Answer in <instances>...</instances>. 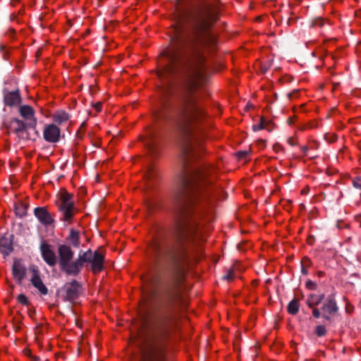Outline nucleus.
Instances as JSON below:
<instances>
[{
  "label": "nucleus",
  "instance_id": "nucleus-32",
  "mask_svg": "<svg viewBox=\"0 0 361 361\" xmlns=\"http://www.w3.org/2000/svg\"><path fill=\"white\" fill-rule=\"evenodd\" d=\"M102 103L97 102L94 105V108L97 111H100L102 110Z\"/></svg>",
  "mask_w": 361,
  "mask_h": 361
},
{
  "label": "nucleus",
  "instance_id": "nucleus-17",
  "mask_svg": "<svg viewBox=\"0 0 361 361\" xmlns=\"http://www.w3.org/2000/svg\"><path fill=\"white\" fill-rule=\"evenodd\" d=\"M4 102L7 106H14L20 102V97L18 91L9 92L4 95Z\"/></svg>",
  "mask_w": 361,
  "mask_h": 361
},
{
  "label": "nucleus",
  "instance_id": "nucleus-5",
  "mask_svg": "<svg viewBox=\"0 0 361 361\" xmlns=\"http://www.w3.org/2000/svg\"><path fill=\"white\" fill-rule=\"evenodd\" d=\"M218 8L216 6L205 4L200 10L198 16V24L200 29L203 32L207 30L214 23L218 18Z\"/></svg>",
  "mask_w": 361,
  "mask_h": 361
},
{
  "label": "nucleus",
  "instance_id": "nucleus-3",
  "mask_svg": "<svg viewBox=\"0 0 361 361\" xmlns=\"http://www.w3.org/2000/svg\"><path fill=\"white\" fill-rule=\"evenodd\" d=\"M181 33L179 27L174 28L173 35L171 38V44L161 54L159 64L161 69L158 72L160 78L168 77L178 71L184 65L180 54Z\"/></svg>",
  "mask_w": 361,
  "mask_h": 361
},
{
  "label": "nucleus",
  "instance_id": "nucleus-30",
  "mask_svg": "<svg viewBox=\"0 0 361 361\" xmlns=\"http://www.w3.org/2000/svg\"><path fill=\"white\" fill-rule=\"evenodd\" d=\"M153 250L157 254H159V252H161L160 245L157 243L153 245Z\"/></svg>",
  "mask_w": 361,
  "mask_h": 361
},
{
  "label": "nucleus",
  "instance_id": "nucleus-35",
  "mask_svg": "<svg viewBox=\"0 0 361 361\" xmlns=\"http://www.w3.org/2000/svg\"><path fill=\"white\" fill-rule=\"evenodd\" d=\"M240 157H243L247 154L246 152H242L238 153Z\"/></svg>",
  "mask_w": 361,
  "mask_h": 361
},
{
  "label": "nucleus",
  "instance_id": "nucleus-24",
  "mask_svg": "<svg viewBox=\"0 0 361 361\" xmlns=\"http://www.w3.org/2000/svg\"><path fill=\"white\" fill-rule=\"evenodd\" d=\"M267 128V122L263 118H261L260 123L259 124H255L252 126L254 131L259 130Z\"/></svg>",
  "mask_w": 361,
  "mask_h": 361
},
{
  "label": "nucleus",
  "instance_id": "nucleus-19",
  "mask_svg": "<svg viewBox=\"0 0 361 361\" xmlns=\"http://www.w3.org/2000/svg\"><path fill=\"white\" fill-rule=\"evenodd\" d=\"M336 304L333 300H328L322 307L323 316L326 319H329V315L336 312Z\"/></svg>",
  "mask_w": 361,
  "mask_h": 361
},
{
  "label": "nucleus",
  "instance_id": "nucleus-23",
  "mask_svg": "<svg viewBox=\"0 0 361 361\" xmlns=\"http://www.w3.org/2000/svg\"><path fill=\"white\" fill-rule=\"evenodd\" d=\"M299 302L297 300H293L288 305V311L291 314H295L298 312Z\"/></svg>",
  "mask_w": 361,
  "mask_h": 361
},
{
  "label": "nucleus",
  "instance_id": "nucleus-34",
  "mask_svg": "<svg viewBox=\"0 0 361 361\" xmlns=\"http://www.w3.org/2000/svg\"><path fill=\"white\" fill-rule=\"evenodd\" d=\"M288 142L289 143L290 145H295V141L293 138L290 137L288 140Z\"/></svg>",
  "mask_w": 361,
  "mask_h": 361
},
{
  "label": "nucleus",
  "instance_id": "nucleus-18",
  "mask_svg": "<svg viewBox=\"0 0 361 361\" xmlns=\"http://www.w3.org/2000/svg\"><path fill=\"white\" fill-rule=\"evenodd\" d=\"M27 128H29L28 125L18 118H13L10 122L11 130L18 134L24 132Z\"/></svg>",
  "mask_w": 361,
  "mask_h": 361
},
{
  "label": "nucleus",
  "instance_id": "nucleus-22",
  "mask_svg": "<svg viewBox=\"0 0 361 361\" xmlns=\"http://www.w3.org/2000/svg\"><path fill=\"white\" fill-rule=\"evenodd\" d=\"M69 240L74 246H78L80 244L79 232L71 230L70 232Z\"/></svg>",
  "mask_w": 361,
  "mask_h": 361
},
{
  "label": "nucleus",
  "instance_id": "nucleus-9",
  "mask_svg": "<svg viewBox=\"0 0 361 361\" xmlns=\"http://www.w3.org/2000/svg\"><path fill=\"white\" fill-rule=\"evenodd\" d=\"M12 275L18 283H23L26 275V267L20 259H14L12 266Z\"/></svg>",
  "mask_w": 361,
  "mask_h": 361
},
{
  "label": "nucleus",
  "instance_id": "nucleus-15",
  "mask_svg": "<svg viewBox=\"0 0 361 361\" xmlns=\"http://www.w3.org/2000/svg\"><path fill=\"white\" fill-rule=\"evenodd\" d=\"M80 289L79 283L75 281H72L66 290V298L68 300L71 301L75 300L79 295Z\"/></svg>",
  "mask_w": 361,
  "mask_h": 361
},
{
  "label": "nucleus",
  "instance_id": "nucleus-8",
  "mask_svg": "<svg viewBox=\"0 0 361 361\" xmlns=\"http://www.w3.org/2000/svg\"><path fill=\"white\" fill-rule=\"evenodd\" d=\"M35 110L29 105H22L19 107V114L28 125L29 128H35L37 118L35 116Z\"/></svg>",
  "mask_w": 361,
  "mask_h": 361
},
{
  "label": "nucleus",
  "instance_id": "nucleus-21",
  "mask_svg": "<svg viewBox=\"0 0 361 361\" xmlns=\"http://www.w3.org/2000/svg\"><path fill=\"white\" fill-rule=\"evenodd\" d=\"M69 119L68 114L64 111H59L53 115V120L58 124L66 122Z\"/></svg>",
  "mask_w": 361,
  "mask_h": 361
},
{
  "label": "nucleus",
  "instance_id": "nucleus-4",
  "mask_svg": "<svg viewBox=\"0 0 361 361\" xmlns=\"http://www.w3.org/2000/svg\"><path fill=\"white\" fill-rule=\"evenodd\" d=\"M86 262L91 264V269L94 273L100 272L103 268L104 255L99 250L92 252L89 250L80 253L75 261L68 262L61 269L68 275L77 276Z\"/></svg>",
  "mask_w": 361,
  "mask_h": 361
},
{
  "label": "nucleus",
  "instance_id": "nucleus-13",
  "mask_svg": "<svg viewBox=\"0 0 361 361\" xmlns=\"http://www.w3.org/2000/svg\"><path fill=\"white\" fill-rule=\"evenodd\" d=\"M59 264L62 267L68 262H71L73 257V252L70 247L66 245H60L59 247Z\"/></svg>",
  "mask_w": 361,
  "mask_h": 361
},
{
  "label": "nucleus",
  "instance_id": "nucleus-27",
  "mask_svg": "<svg viewBox=\"0 0 361 361\" xmlns=\"http://www.w3.org/2000/svg\"><path fill=\"white\" fill-rule=\"evenodd\" d=\"M18 301L22 305H27L28 303L27 297L23 294H20L18 296Z\"/></svg>",
  "mask_w": 361,
  "mask_h": 361
},
{
  "label": "nucleus",
  "instance_id": "nucleus-12",
  "mask_svg": "<svg viewBox=\"0 0 361 361\" xmlns=\"http://www.w3.org/2000/svg\"><path fill=\"white\" fill-rule=\"evenodd\" d=\"M34 214L39 221L44 226L51 225L54 219L51 214L45 207H37L34 210Z\"/></svg>",
  "mask_w": 361,
  "mask_h": 361
},
{
  "label": "nucleus",
  "instance_id": "nucleus-16",
  "mask_svg": "<svg viewBox=\"0 0 361 361\" xmlns=\"http://www.w3.org/2000/svg\"><path fill=\"white\" fill-rule=\"evenodd\" d=\"M13 251L12 241L10 238L2 237L0 238V252L4 257L10 255Z\"/></svg>",
  "mask_w": 361,
  "mask_h": 361
},
{
  "label": "nucleus",
  "instance_id": "nucleus-1",
  "mask_svg": "<svg viewBox=\"0 0 361 361\" xmlns=\"http://www.w3.org/2000/svg\"><path fill=\"white\" fill-rule=\"evenodd\" d=\"M209 172L207 169H193L185 173L182 178V184L185 190H191V194L185 192L184 205L181 206L176 217L178 235L185 239L203 240L204 223L200 221L202 210L206 206L212 207L216 201L212 181L209 179Z\"/></svg>",
  "mask_w": 361,
  "mask_h": 361
},
{
  "label": "nucleus",
  "instance_id": "nucleus-7",
  "mask_svg": "<svg viewBox=\"0 0 361 361\" xmlns=\"http://www.w3.org/2000/svg\"><path fill=\"white\" fill-rule=\"evenodd\" d=\"M203 58H200L197 64L193 68L191 75L193 86L200 85L205 81V69L203 66Z\"/></svg>",
  "mask_w": 361,
  "mask_h": 361
},
{
  "label": "nucleus",
  "instance_id": "nucleus-29",
  "mask_svg": "<svg viewBox=\"0 0 361 361\" xmlns=\"http://www.w3.org/2000/svg\"><path fill=\"white\" fill-rule=\"evenodd\" d=\"M306 286L307 288H308L309 289H311V290H313V289H315L316 288V283L311 281H309L306 283Z\"/></svg>",
  "mask_w": 361,
  "mask_h": 361
},
{
  "label": "nucleus",
  "instance_id": "nucleus-36",
  "mask_svg": "<svg viewBox=\"0 0 361 361\" xmlns=\"http://www.w3.org/2000/svg\"><path fill=\"white\" fill-rule=\"evenodd\" d=\"M301 192H302V194H305V193H306V191H305V190H302L301 191Z\"/></svg>",
  "mask_w": 361,
  "mask_h": 361
},
{
  "label": "nucleus",
  "instance_id": "nucleus-26",
  "mask_svg": "<svg viewBox=\"0 0 361 361\" xmlns=\"http://www.w3.org/2000/svg\"><path fill=\"white\" fill-rule=\"evenodd\" d=\"M353 185L355 188L361 189V177H356L353 180Z\"/></svg>",
  "mask_w": 361,
  "mask_h": 361
},
{
  "label": "nucleus",
  "instance_id": "nucleus-31",
  "mask_svg": "<svg viewBox=\"0 0 361 361\" xmlns=\"http://www.w3.org/2000/svg\"><path fill=\"white\" fill-rule=\"evenodd\" d=\"M312 314L314 317L319 318L321 316V313L317 308H314L312 310Z\"/></svg>",
  "mask_w": 361,
  "mask_h": 361
},
{
  "label": "nucleus",
  "instance_id": "nucleus-11",
  "mask_svg": "<svg viewBox=\"0 0 361 361\" xmlns=\"http://www.w3.org/2000/svg\"><path fill=\"white\" fill-rule=\"evenodd\" d=\"M60 129L54 124L47 125L43 131V136L49 142H56L59 140Z\"/></svg>",
  "mask_w": 361,
  "mask_h": 361
},
{
  "label": "nucleus",
  "instance_id": "nucleus-14",
  "mask_svg": "<svg viewBox=\"0 0 361 361\" xmlns=\"http://www.w3.org/2000/svg\"><path fill=\"white\" fill-rule=\"evenodd\" d=\"M30 281L32 286L36 288L42 295H47L48 293L47 288L42 281L37 270H32Z\"/></svg>",
  "mask_w": 361,
  "mask_h": 361
},
{
  "label": "nucleus",
  "instance_id": "nucleus-2",
  "mask_svg": "<svg viewBox=\"0 0 361 361\" xmlns=\"http://www.w3.org/2000/svg\"><path fill=\"white\" fill-rule=\"evenodd\" d=\"M205 114L197 99L187 97L180 111V130L183 135L184 152L188 156L195 155L202 150L204 136L200 129Z\"/></svg>",
  "mask_w": 361,
  "mask_h": 361
},
{
  "label": "nucleus",
  "instance_id": "nucleus-28",
  "mask_svg": "<svg viewBox=\"0 0 361 361\" xmlns=\"http://www.w3.org/2000/svg\"><path fill=\"white\" fill-rule=\"evenodd\" d=\"M204 43H214V38L212 37L210 34L206 32L204 36Z\"/></svg>",
  "mask_w": 361,
  "mask_h": 361
},
{
  "label": "nucleus",
  "instance_id": "nucleus-25",
  "mask_svg": "<svg viewBox=\"0 0 361 361\" xmlns=\"http://www.w3.org/2000/svg\"><path fill=\"white\" fill-rule=\"evenodd\" d=\"M326 330L324 326L319 325L315 329V333L318 336H323L326 334Z\"/></svg>",
  "mask_w": 361,
  "mask_h": 361
},
{
  "label": "nucleus",
  "instance_id": "nucleus-33",
  "mask_svg": "<svg viewBox=\"0 0 361 361\" xmlns=\"http://www.w3.org/2000/svg\"><path fill=\"white\" fill-rule=\"evenodd\" d=\"M233 274L231 272L228 273L226 276H225L224 278L227 280H231L233 279Z\"/></svg>",
  "mask_w": 361,
  "mask_h": 361
},
{
  "label": "nucleus",
  "instance_id": "nucleus-20",
  "mask_svg": "<svg viewBox=\"0 0 361 361\" xmlns=\"http://www.w3.org/2000/svg\"><path fill=\"white\" fill-rule=\"evenodd\" d=\"M324 294H311L307 300V305L309 307H313L318 305L324 299Z\"/></svg>",
  "mask_w": 361,
  "mask_h": 361
},
{
  "label": "nucleus",
  "instance_id": "nucleus-6",
  "mask_svg": "<svg viewBox=\"0 0 361 361\" xmlns=\"http://www.w3.org/2000/svg\"><path fill=\"white\" fill-rule=\"evenodd\" d=\"M57 204L59 210L63 214V221L71 223V219L75 214L73 195L66 191H62L59 195Z\"/></svg>",
  "mask_w": 361,
  "mask_h": 361
},
{
  "label": "nucleus",
  "instance_id": "nucleus-10",
  "mask_svg": "<svg viewBox=\"0 0 361 361\" xmlns=\"http://www.w3.org/2000/svg\"><path fill=\"white\" fill-rule=\"evenodd\" d=\"M40 251L43 259L47 264L51 267L56 265L57 262V257L54 251L49 244L45 242H42L40 245Z\"/></svg>",
  "mask_w": 361,
  "mask_h": 361
}]
</instances>
